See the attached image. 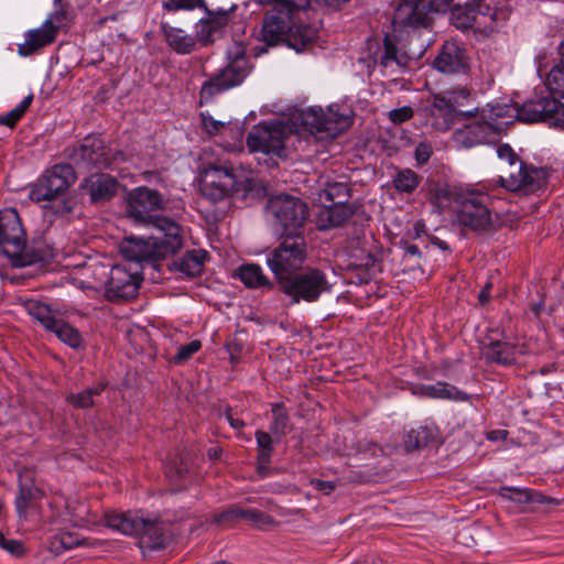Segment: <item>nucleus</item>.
<instances>
[{"label": "nucleus", "instance_id": "bf43d9fd", "mask_svg": "<svg viewBox=\"0 0 564 564\" xmlns=\"http://www.w3.org/2000/svg\"><path fill=\"white\" fill-rule=\"evenodd\" d=\"M432 148L427 143H420L415 149V159L420 163H425L430 160Z\"/></svg>", "mask_w": 564, "mask_h": 564}, {"label": "nucleus", "instance_id": "c03bdc74", "mask_svg": "<svg viewBox=\"0 0 564 564\" xmlns=\"http://www.w3.org/2000/svg\"><path fill=\"white\" fill-rule=\"evenodd\" d=\"M33 100V95H28L14 109L0 116V124L13 128L23 117Z\"/></svg>", "mask_w": 564, "mask_h": 564}, {"label": "nucleus", "instance_id": "aec40b11", "mask_svg": "<svg viewBox=\"0 0 564 564\" xmlns=\"http://www.w3.org/2000/svg\"><path fill=\"white\" fill-rule=\"evenodd\" d=\"M207 14L200 19L195 26L197 41L202 45H208L215 41V36L224 32L230 21L231 13L236 6L231 4L228 9L209 10L206 6L203 8Z\"/></svg>", "mask_w": 564, "mask_h": 564}, {"label": "nucleus", "instance_id": "39448f33", "mask_svg": "<svg viewBox=\"0 0 564 564\" xmlns=\"http://www.w3.org/2000/svg\"><path fill=\"white\" fill-rule=\"evenodd\" d=\"M106 524L123 534L139 535L141 543L151 550L165 547L171 539L169 524L139 513L106 514Z\"/></svg>", "mask_w": 564, "mask_h": 564}, {"label": "nucleus", "instance_id": "774afa93", "mask_svg": "<svg viewBox=\"0 0 564 564\" xmlns=\"http://www.w3.org/2000/svg\"><path fill=\"white\" fill-rule=\"evenodd\" d=\"M507 435H508L507 431L496 430V431H491L488 434V438L491 441L505 440L507 437Z\"/></svg>", "mask_w": 564, "mask_h": 564}, {"label": "nucleus", "instance_id": "de8ad7c7", "mask_svg": "<svg viewBox=\"0 0 564 564\" xmlns=\"http://www.w3.org/2000/svg\"><path fill=\"white\" fill-rule=\"evenodd\" d=\"M430 430L427 427H419L408 433L404 444L408 451L416 449L427 444Z\"/></svg>", "mask_w": 564, "mask_h": 564}, {"label": "nucleus", "instance_id": "a18cd8bd", "mask_svg": "<svg viewBox=\"0 0 564 564\" xmlns=\"http://www.w3.org/2000/svg\"><path fill=\"white\" fill-rule=\"evenodd\" d=\"M499 496L506 500L513 501L516 503H529L534 500L532 490L517 488V487H502L499 490Z\"/></svg>", "mask_w": 564, "mask_h": 564}, {"label": "nucleus", "instance_id": "3c124183", "mask_svg": "<svg viewBox=\"0 0 564 564\" xmlns=\"http://www.w3.org/2000/svg\"><path fill=\"white\" fill-rule=\"evenodd\" d=\"M205 0H166L163 8L172 10H193L195 8H205Z\"/></svg>", "mask_w": 564, "mask_h": 564}, {"label": "nucleus", "instance_id": "7c9ffc66", "mask_svg": "<svg viewBox=\"0 0 564 564\" xmlns=\"http://www.w3.org/2000/svg\"><path fill=\"white\" fill-rule=\"evenodd\" d=\"M316 36V31L307 24H296L294 17L292 18L290 32L286 36V44L296 52H301Z\"/></svg>", "mask_w": 564, "mask_h": 564}, {"label": "nucleus", "instance_id": "a211bd4d", "mask_svg": "<svg viewBox=\"0 0 564 564\" xmlns=\"http://www.w3.org/2000/svg\"><path fill=\"white\" fill-rule=\"evenodd\" d=\"M427 0H399L392 17L394 32L409 33L427 26Z\"/></svg>", "mask_w": 564, "mask_h": 564}, {"label": "nucleus", "instance_id": "20e7f679", "mask_svg": "<svg viewBox=\"0 0 564 564\" xmlns=\"http://www.w3.org/2000/svg\"><path fill=\"white\" fill-rule=\"evenodd\" d=\"M0 250L15 268L42 261L40 251L26 247V235L14 208L0 210Z\"/></svg>", "mask_w": 564, "mask_h": 564}, {"label": "nucleus", "instance_id": "f257e3e1", "mask_svg": "<svg viewBox=\"0 0 564 564\" xmlns=\"http://www.w3.org/2000/svg\"><path fill=\"white\" fill-rule=\"evenodd\" d=\"M558 54L560 61L545 76V86L550 94L535 96L523 102L518 111L522 120L564 128V40L558 45Z\"/></svg>", "mask_w": 564, "mask_h": 564}, {"label": "nucleus", "instance_id": "cd10ccee", "mask_svg": "<svg viewBox=\"0 0 564 564\" xmlns=\"http://www.w3.org/2000/svg\"><path fill=\"white\" fill-rule=\"evenodd\" d=\"M88 191L94 202L109 200L118 189V182L108 174L91 176L87 181Z\"/></svg>", "mask_w": 564, "mask_h": 564}, {"label": "nucleus", "instance_id": "603ef678", "mask_svg": "<svg viewBox=\"0 0 564 564\" xmlns=\"http://www.w3.org/2000/svg\"><path fill=\"white\" fill-rule=\"evenodd\" d=\"M200 118L204 130L210 135L219 134L223 130L227 128L229 123L220 120H215L210 115L204 112L200 113Z\"/></svg>", "mask_w": 564, "mask_h": 564}, {"label": "nucleus", "instance_id": "6ab92c4d", "mask_svg": "<svg viewBox=\"0 0 564 564\" xmlns=\"http://www.w3.org/2000/svg\"><path fill=\"white\" fill-rule=\"evenodd\" d=\"M141 278L130 269L113 265L106 283V296L110 301L130 300L137 295Z\"/></svg>", "mask_w": 564, "mask_h": 564}, {"label": "nucleus", "instance_id": "c9c22d12", "mask_svg": "<svg viewBox=\"0 0 564 564\" xmlns=\"http://www.w3.org/2000/svg\"><path fill=\"white\" fill-rule=\"evenodd\" d=\"M445 101L451 106L453 113L463 118H469L473 111H462L460 107L465 106L470 97V91L466 88H454L441 93Z\"/></svg>", "mask_w": 564, "mask_h": 564}, {"label": "nucleus", "instance_id": "a878e982", "mask_svg": "<svg viewBox=\"0 0 564 564\" xmlns=\"http://www.w3.org/2000/svg\"><path fill=\"white\" fill-rule=\"evenodd\" d=\"M54 30L43 24L33 30H29L24 35V42L18 45V53L21 56H30L40 48L50 45L56 40Z\"/></svg>", "mask_w": 564, "mask_h": 564}, {"label": "nucleus", "instance_id": "8fccbe9b", "mask_svg": "<svg viewBox=\"0 0 564 564\" xmlns=\"http://www.w3.org/2000/svg\"><path fill=\"white\" fill-rule=\"evenodd\" d=\"M497 155L501 164L503 165L501 167V172L503 170L510 169L512 165L520 161V159L509 144H500L497 148Z\"/></svg>", "mask_w": 564, "mask_h": 564}, {"label": "nucleus", "instance_id": "473e14b6", "mask_svg": "<svg viewBox=\"0 0 564 564\" xmlns=\"http://www.w3.org/2000/svg\"><path fill=\"white\" fill-rule=\"evenodd\" d=\"M237 275L248 288H272V283L264 275L263 270L259 264H242L238 269Z\"/></svg>", "mask_w": 564, "mask_h": 564}, {"label": "nucleus", "instance_id": "9d476101", "mask_svg": "<svg viewBox=\"0 0 564 564\" xmlns=\"http://www.w3.org/2000/svg\"><path fill=\"white\" fill-rule=\"evenodd\" d=\"M165 202L162 195L147 186H140L127 196V215L134 223L153 226L158 229L159 219H167L156 213L163 210Z\"/></svg>", "mask_w": 564, "mask_h": 564}, {"label": "nucleus", "instance_id": "423d86ee", "mask_svg": "<svg viewBox=\"0 0 564 564\" xmlns=\"http://www.w3.org/2000/svg\"><path fill=\"white\" fill-rule=\"evenodd\" d=\"M307 258L308 247L303 236H283L280 243L267 254L265 262L279 285L301 271Z\"/></svg>", "mask_w": 564, "mask_h": 564}, {"label": "nucleus", "instance_id": "4468645a", "mask_svg": "<svg viewBox=\"0 0 564 564\" xmlns=\"http://www.w3.org/2000/svg\"><path fill=\"white\" fill-rule=\"evenodd\" d=\"M489 196L471 192L460 197L457 208V221L463 227L484 232L492 227V216L488 206Z\"/></svg>", "mask_w": 564, "mask_h": 564}, {"label": "nucleus", "instance_id": "f3484780", "mask_svg": "<svg viewBox=\"0 0 564 564\" xmlns=\"http://www.w3.org/2000/svg\"><path fill=\"white\" fill-rule=\"evenodd\" d=\"M238 184L237 175L232 166L213 165L205 172L202 192L213 202H219L228 197Z\"/></svg>", "mask_w": 564, "mask_h": 564}, {"label": "nucleus", "instance_id": "5fc2aeb1", "mask_svg": "<svg viewBox=\"0 0 564 564\" xmlns=\"http://www.w3.org/2000/svg\"><path fill=\"white\" fill-rule=\"evenodd\" d=\"M202 347L199 340H192L191 343L183 345L178 348L177 354L174 357L176 362H183L189 359L195 352H197Z\"/></svg>", "mask_w": 564, "mask_h": 564}, {"label": "nucleus", "instance_id": "412c9836", "mask_svg": "<svg viewBox=\"0 0 564 564\" xmlns=\"http://www.w3.org/2000/svg\"><path fill=\"white\" fill-rule=\"evenodd\" d=\"M419 112L425 119V123L437 131L448 130L456 118L441 94L427 97Z\"/></svg>", "mask_w": 564, "mask_h": 564}, {"label": "nucleus", "instance_id": "9b49d317", "mask_svg": "<svg viewBox=\"0 0 564 564\" xmlns=\"http://www.w3.org/2000/svg\"><path fill=\"white\" fill-rule=\"evenodd\" d=\"M301 122L311 134L325 132L335 138L350 126L348 115L340 112L337 105L324 110L322 107H310L301 112Z\"/></svg>", "mask_w": 564, "mask_h": 564}, {"label": "nucleus", "instance_id": "680f3d73", "mask_svg": "<svg viewBox=\"0 0 564 564\" xmlns=\"http://www.w3.org/2000/svg\"><path fill=\"white\" fill-rule=\"evenodd\" d=\"M456 2L455 0H427L429 11H443L451 4Z\"/></svg>", "mask_w": 564, "mask_h": 564}, {"label": "nucleus", "instance_id": "72a5a7b5", "mask_svg": "<svg viewBox=\"0 0 564 564\" xmlns=\"http://www.w3.org/2000/svg\"><path fill=\"white\" fill-rule=\"evenodd\" d=\"M42 491L33 486L21 485L15 498V509L20 519H26L29 509H36L35 501Z\"/></svg>", "mask_w": 564, "mask_h": 564}, {"label": "nucleus", "instance_id": "58836bf2", "mask_svg": "<svg viewBox=\"0 0 564 564\" xmlns=\"http://www.w3.org/2000/svg\"><path fill=\"white\" fill-rule=\"evenodd\" d=\"M228 64H231L236 76L241 78L248 75V62L246 58V48L241 43H234L227 53Z\"/></svg>", "mask_w": 564, "mask_h": 564}, {"label": "nucleus", "instance_id": "393cba45", "mask_svg": "<svg viewBox=\"0 0 564 564\" xmlns=\"http://www.w3.org/2000/svg\"><path fill=\"white\" fill-rule=\"evenodd\" d=\"M160 29L164 35L166 44L175 53L185 55L191 54L196 50L197 37L186 33L184 30L173 26L167 22L162 21Z\"/></svg>", "mask_w": 564, "mask_h": 564}, {"label": "nucleus", "instance_id": "4d7b16f0", "mask_svg": "<svg viewBox=\"0 0 564 564\" xmlns=\"http://www.w3.org/2000/svg\"><path fill=\"white\" fill-rule=\"evenodd\" d=\"M66 20V11L63 8L57 9L54 13L50 14L44 23L54 30L57 35L58 30L64 25Z\"/></svg>", "mask_w": 564, "mask_h": 564}, {"label": "nucleus", "instance_id": "f03ea898", "mask_svg": "<svg viewBox=\"0 0 564 564\" xmlns=\"http://www.w3.org/2000/svg\"><path fill=\"white\" fill-rule=\"evenodd\" d=\"M158 230L162 237H127L120 243L121 254L138 263L153 262L176 253L183 247L181 228L172 219H159Z\"/></svg>", "mask_w": 564, "mask_h": 564}, {"label": "nucleus", "instance_id": "69168bd1", "mask_svg": "<svg viewBox=\"0 0 564 564\" xmlns=\"http://www.w3.org/2000/svg\"><path fill=\"white\" fill-rule=\"evenodd\" d=\"M225 419H226V421L231 425V427H234L235 430H239V429H241V427H243V426H245L243 421H241V420H239V419L234 417V416H232V414H231V413H229V412H227V413L225 414Z\"/></svg>", "mask_w": 564, "mask_h": 564}, {"label": "nucleus", "instance_id": "e433bc0d", "mask_svg": "<svg viewBox=\"0 0 564 564\" xmlns=\"http://www.w3.org/2000/svg\"><path fill=\"white\" fill-rule=\"evenodd\" d=\"M290 417L286 409L282 403H274L272 405V423L270 431L274 437L279 441L290 431Z\"/></svg>", "mask_w": 564, "mask_h": 564}, {"label": "nucleus", "instance_id": "1a4fd4ad", "mask_svg": "<svg viewBox=\"0 0 564 564\" xmlns=\"http://www.w3.org/2000/svg\"><path fill=\"white\" fill-rule=\"evenodd\" d=\"M267 210L281 236H302L301 230L307 218V206L303 200L290 195H278L269 200Z\"/></svg>", "mask_w": 564, "mask_h": 564}, {"label": "nucleus", "instance_id": "338daca9", "mask_svg": "<svg viewBox=\"0 0 564 564\" xmlns=\"http://www.w3.org/2000/svg\"><path fill=\"white\" fill-rule=\"evenodd\" d=\"M490 289H491V283H487L482 290L479 292L478 294V299H479V302L481 304H485L489 301L490 299Z\"/></svg>", "mask_w": 564, "mask_h": 564}, {"label": "nucleus", "instance_id": "c85d7f7f", "mask_svg": "<svg viewBox=\"0 0 564 564\" xmlns=\"http://www.w3.org/2000/svg\"><path fill=\"white\" fill-rule=\"evenodd\" d=\"M79 155L87 164L107 166L108 158L102 141L98 137H87L79 148Z\"/></svg>", "mask_w": 564, "mask_h": 564}, {"label": "nucleus", "instance_id": "f704fd0d", "mask_svg": "<svg viewBox=\"0 0 564 564\" xmlns=\"http://www.w3.org/2000/svg\"><path fill=\"white\" fill-rule=\"evenodd\" d=\"M25 310L34 319H36L45 329L50 330L56 326L58 319L52 308L37 301H28Z\"/></svg>", "mask_w": 564, "mask_h": 564}, {"label": "nucleus", "instance_id": "2f4dec72", "mask_svg": "<svg viewBox=\"0 0 564 564\" xmlns=\"http://www.w3.org/2000/svg\"><path fill=\"white\" fill-rule=\"evenodd\" d=\"M422 393L430 398L435 399H448L455 401H467L468 395L458 390L456 387L447 383L438 381L433 384H426L422 387Z\"/></svg>", "mask_w": 564, "mask_h": 564}, {"label": "nucleus", "instance_id": "13d9d810", "mask_svg": "<svg viewBox=\"0 0 564 564\" xmlns=\"http://www.w3.org/2000/svg\"><path fill=\"white\" fill-rule=\"evenodd\" d=\"M254 436H256V441H257L259 449H272L273 451V447H272L273 438L269 433L263 432V431H257Z\"/></svg>", "mask_w": 564, "mask_h": 564}, {"label": "nucleus", "instance_id": "7ed1b4c3", "mask_svg": "<svg viewBox=\"0 0 564 564\" xmlns=\"http://www.w3.org/2000/svg\"><path fill=\"white\" fill-rule=\"evenodd\" d=\"M522 106L523 104L512 109L500 105H487L482 108H476L468 118L473 121L454 131L453 141L455 145L460 149H470L490 142L501 124L509 123L508 120H499L505 117H513L512 115H508L509 111H514V117H517L519 121L525 122L518 116V111ZM529 122L532 123L531 121Z\"/></svg>", "mask_w": 564, "mask_h": 564}, {"label": "nucleus", "instance_id": "5701e85b", "mask_svg": "<svg viewBox=\"0 0 564 564\" xmlns=\"http://www.w3.org/2000/svg\"><path fill=\"white\" fill-rule=\"evenodd\" d=\"M434 67L446 74L464 72L467 58L463 48L455 42H446L433 63Z\"/></svg>", "mask_w": 564, "mask_h": 564}, {"label": "nucleus", "instance_id": "a19ab883", "mask_svg": "<svg viewBox=\"0 0 564 564\" xmlns=\"http://www.w3.org/2000/svg\"><path fill=\"white\" fill-rule=\"evenodd\" d=\"M84 543L85 540L79 539L77 534L70 532H61L52 538L50 547L52 552L59 554Z\"/></svg>", "mask_w": 564, "mask_h": 564}, {"label": "nucleus", "instance_id": "09e8293b", "mask_svg": "<svg viewBox=\"0 0 564 564\" xmlns=\"http://www.w3.org/2000/svg\"><path fill=\"white\" fill-rule=\"evenodd\" d=\"M352 215V209L346 203L334 204L328 210V219L332 226H340Z\"/></svg>", "mask_w": 564, "mask_h": 564}, {"label": "nucleus", "instance_id": "ddd939ff", "mask_svg": "<svg viewBox=\"0 0 564 564\" xmlns=\"http://www.w3.org/2000/svg\"><path fill=\"white\" fill-rule=\"evenodd\" d=\"M547 182V171L542 167L524 164L521 160L499 175V183L511 192L524 195L542 189Z\"/></svg>", "mask_w": 564, "mask_h": 564}, {"label": "nucleus", "instance_id": "0eeeda50", "mask_svg": "<svg viewBox=\"0 0 564 564\" xmlns=\"http://www.w3.org/2000/svg\"><path fill=\"white\" fill-rule=\"evenodd\" d=\"M507 18L505 9L491 8L488 0H457L451 9L452 23L462 30L474 25L494 30Z\"/></svg>", "mask_w": 564, "mask_h": 564}, {"label": "nucleus", "instance_id": "bb28decb", "mask_svg": "<svg viewBox=\"0 0 564 564\" xmlns=\"http://www.w3.org/2000/svg\"><path fill=\"white\" fill-rule=\"evenodd\" d=\"M237 519H243L257 528H267L274 523L273 519L257 510V509H243L240 507H232L224 511L221 514L216 517V522L224 523Z\"/></svg>", "mask_w": 564, "mask_h": 564}, {"label": "nucleus", "instance_id": "052dcab7", "mask_svg": "<svg viewBox=\"0 0 564 564\" xmlns=\"http://www.w3.org/2000/svg\"><path fill=\"white\" fill-rule=\"evenodd\" d=\"M379 452H381V448H379L376 444L364 442L359 444L357 454L367 458L368 456H376Z\"/></svg>", "mask_w": 564, "mask_h": 564}, {"label": "nucleus", "instance_id": "e2e57ef3", "mask_svg": "<svg viewBox=\"0 0 564 564\" xmlns=\"http://www.w3.org/2000/svg\"><path fill=\"white\" fill-rule=\"evenodd\" d=\"M271 454H272V449H259L258 460H259V471L261 474H262V470H264L268 467V465L270 463Z\"/></svg>", "mask_w": 564, "mask_h": 564}, {"label": "nucleus", "instance_id": "ea45409f", "mask_svg": "<svg viewBox=\"0 0 564 564\" xmlns=\"http://www.w3.org/2000/svg\"><path fill=\"white\" fill-rule=\"evenodd\" d=\"M104 384H97L77 393L67 395V402L76 409H87L94 405V397L100 394Z\"/></svg>", "mask_w": 564, "mask_h": 564}, {"label": "nucleus", "instance_id": "864d4df0", "mask_svg": "<svg viewBox=\"0 0 564 564\" xmlns=\"http://www.w3.org/2000/svg\"><path fill=\"white\" fill-rule=\"evenodd\" d=\"M0 547L17 557L24 554L23 543L19 540L7 539L2 532H0Z\"/></svg>", "mask_w": 564, "mask_h": 564}, {"label": "nucleus", "instance_id": "37998d69", "mask_svg": "<svg viewBox=\"0 0 564 564\" xmlns=\"http://www.w3.org/2000/svg\"><path fill=\"white\" fill-rule=\"evenodd\" d=\"M420 182L419 175L410 170H400L393 178V185L398 192L411 193L413 192Z\"/></svg>", "mask_w": 564, "mask_h": 564}, {"label": "nucleus", "instance_id": "0e129e2a", "mask_svg": "<svg viewBox=\"0 0 564 564\" xmlns=\"http://www.w3.org/2000/svg\"><path fill=\"white\" fill-rule=\"evenodd\" d=\"M313 485L317 490L323 491L326 495L330 494L333 491V489L335 488L330 481H324V480H314Z\"/></svg>", "mask_w": 564, "mask_h": 564}, {"label": "nucleus", "instance_id": "79ce46f5", "mask_svg": "<svg viewBox=\"0 0 564 564\" xmlns=\"http://www.w3.org/2000/svg\"><path fill=\"white\" fill-rule=\"evenodd\" d=\"M376 62L384 68L391 67L394 64L397 66L402 65L401 57L398 55V48L388 35L384 37L383 48L378 53Z\"/></svg>", "mask_w": 564, "mask_h": 564}, {"label": "nucleus", "instance_id": "f8f14e48", "mask_svg": "<svg viewBox=\"0 0 564 564\" xmlns=\"http://www.w3.org/2000/svg\"><path fill=\"white\" fill-rule=\"evenodd\" d=\"M258 3L272 6L263 21L261 40L268 46H274L281 42H285L288 33L290 32L292 18L301 9L291 7L289 2L282 0H269L268 2Z\"/></svg>", "mask_w": 564, "mask_h": 564}, {"label": "nucleus", "instance_id": "2eb2a0df", "mask_svg": "<svg viewBox=\"0 0 564 564\" xmlns=\"http://www.w3.org/2000/svg\"><path fill=\"white\" fill-rule=\"evenodd\" d=\"M76 174L69 164H56L39 180L30 196L35 202L62 197L75 183Z\"/></svg>", "mask_w": 564, "mask_h": 564}, {"label": "nucleus", "instance_id": "c756f323", "mask_svg": "<svg viewBox=\"0 0 564 564\" xmlns=\"http://www.w3.org/2000/svg\"><path fill=\"white\" fill-rule=\"evenodd\" d=\"M204 254L199 251H188L182 258L169 263L172 271H177L187 276L198 275L203 270Z\"/></svg>", "mask_w": 564, "mask_h": 564}, {"label": "nucleus", "instance_id": "4be33fe9", "mask_svg": "<svg viewBox=\"0 0 564 564\" xmlns=\"http://www.w3.org/2000/svg\"><path fill=\"white\" fill-rule=\"evenodd\" d=\"M481 354L488 362L508 366L516 361L517 347L503 334L491 330L481 345Z\"/></svg>", "mask_w": 564, "mask_h": 564}, {"label": "nucleus", "instance_id": "dca6fc26", "mask_svg": "<svg viewBox=\"0 0 564 564\" xmlns=\"http://www.w3.org/2000/svg\"><path fill=\"white\" fill-rule=\"evenodd\" d=\"M286 138V129L281 123H259L249 132L247 145L250 152L282 156Z\"/></svg>", "mask_w": 564, "mask_h": 564}, {"label": "nucleus", "instance_id": "b1692460", "mask_svg": "<svg viewBox=\"0 0 564 564\" xmlns=\"http://www.w3.org/2000/svg\"><path fill=\"white\" fill-rule=\"evenodd\" d=\"M231 64H228L217 76L204 83L200 88V101L210 100L214 95L225 91L242 83L246 76L238 78Z\"/></svg>", "mask_w": 564, "mask_h": 564}, {"label": "nucleus", "instance_id": "6e6d98bb", "mask_svg": "<svg viewBox=\"0 0 564 564\" xmlns=\"http://www.w3.org/2000/svg\"><path fill=\"white\" fill-rule=\"evenodd\" d=\"M413 109L404 106L389 111L388 117L394 124H401L413 117Z\"/></svg>", "mask_w": 564, "mask_h": 564}, {"label": "nucleus", "instance_id": "49530a36", "mask_svg": "<svg viewBox=\"0 0 564 564\" xmlns=\"http://www.w3.org/2000/svg\"><path fill=\"white\" fill-rule=\"evenodd\" d=\"M327 200L333 204L346 203L350 196L349 188L344 183H329L324 189Z\"/></svg>", "mask_w": 564, "mask_h": 564}, {"label": "nucleus", "instance_id": "6e6552de", "mask_svg": "<svg viewBox=\"0 0 564 564\" xmlns=\"http://www.w3.org/2000/svg\"><path fill=\"white\" fill-rule=\"evenodd\" d=\"M279 290L290 297L292 304H299L302 301L313 303L318 301L323 294L329 293L332 284L325 272L317 268H308L284 279L279 284Z\"/></svg>", "mask_w": 564, "mask_h": 564}, {"label": "nucleus", "instance_id": "4c0bfd02", "mask_svg": "<svg viewBox=\"0 0 564 564\" xmlns=\"http://www.w3.org/2000/svg\"><path fill=\"white\" fill-rule=\"evenodd\" d=\"M50 332L56 334L59 340L72 348H78L82 344V336L79 332L61 318L56 321V326L54 325Z\"/></svg>", "mask_w": 564, "mask_h": 564}]
</instances>
